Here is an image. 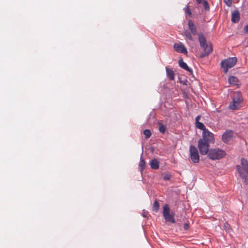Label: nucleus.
<instances>
[{
  "mask_svg": "<svg viewBox=\"0 0 248 248\" xmlns=\"http://www.w3.org/2000/svg\"><path fill=\"white\" fill-rule=\"evenodd\" d=\"M187 82V80L186 79L181 81V83H183L184 85H186Z\"/></svg>",
  "mask_w": 248,
  "mask_h": 248,
  "instance_id": "nucleus-34",
  "label": "nucleus"
},
{
  "mask_svg": "<svg viewBox=\"0 0 248 248\" xmlns=\"http://www.w3.org/2000/svg\"><path fill=\"white\" fill-rule=\"evenodd\" d=\"M244 32L245 33H248V24L245 27Z\"/></svg>",
  "mask_w": 248,
  "mask_h": 248,
  "instance_id": "nucleus-31",
  "label": "nucleus"
},
{
  "mask_svg": "<svg viewBox=\"0 0 248 248\" xmlns=\"http://www.w3.org/2000/svg\"><path fill=\"white\" fill-rule=\"evenodd\" d=\"M200 140L208 142L209 143H214L215 142V139L214 137V134L210 132L208 129L205 131H202V138Z\"/></svg>",
  "mask_w": 248,
  "mask_h": 248,
  "instance_id": "nucleus-9",
  "label": "nucleus"
},
{
  "mask_svg": "<svg viewBox=\"0 0 248 248\" xmlns=\"http://www.w3.org/2000/svg\"><path fill=\"white\" fill-rule=\"evenodd\" d=\"M159 206L158 202L155 200L153 203V211L156 213L158 211Z\"/></svg>",
  "mask_w": 248,
  "mask_h": 248,
  "instance_id": "nucleus-19",
  "label": "nucleus"
},
{
  "mask_svg": "<svg viewBox=\"0 0 248 248\" xmlns=\"http://www.w3.org/2000/svg\"><path fill=\"white\" fill-rule=\"evenodd\" d=\"M210 143L203 141L202 140H198V147L201 155H205L209 153Z\"/></svg>",
  "mask_w": 248,
  "mask_h": 248,
  "instance_id": "nucleus-8",
  "label": "nucleus"
},
{
  "mask_svg": "<svg viewBox=\"0 0 248 248\" xmlns=\"http://www.w3.org/2000/svg\"><path fill=\"white\" fill-rule=\"evenodd\" d=\"M166 70L167 77L171 80L174 79V73L172 69H170L168 67H166Z\"/></svg>",
  "mask_w": 248,
  "mask_h": 248,
  "instance_id": "nucleus-13",
  "label": "nucleus"
},
{
  "mask_svg": "<svg viewBox=\"0 0 248 248\" xmlns=\"http://www.w3.org/2000/svg\"><path fill=\"white\" fill-rule=\"evenodd\" d=\"M224 228L226 232H229L230 230V225L227 222H226L224 224Z\"/></svg>",
  "mask_w": 248,
  "mask_h": 248,
  "instance_id": "nucleus-26",
  "label": "nucleus"
},
{
  "mask_svg": "<svg viewBox=\"0 0 248 248\" xmlns=\"http://www.w3.org/2000/svg\"><path fill=\"white\" fill-rule=\"evenodd\" d=\"M196 2L198 4H200L202 3V0H196Z\"/></svg>",
  "mask_w": 248,
  "mask_h": 248,
  "instance_id": "nucleus-35",
  "label": "nucleus"
},
{
  "mask_svg": "<svg viewBox=\"0 0 248 248\" xmlns=\"http://www.w3.org/2000/svg\"><path fill=\"white\" fill-rule=\"evenodd\" d=\"M145 166V162L143 159H141V158L140 163H139V167H140L141 170H142L143 169H144Z\"/></svg>",
  "mask_w": 248,
  "mask_h": 248,
  "instance_id": "nucleus-22",
  "label": "nucleus"
},
{
  "mask_svg": "<svg viewBox=\"0 0 248 248\" xmlns=\"http://www.w3.org/2000/svg\"><path fill=\"white\" fill-rule=\"evenodd\" d=\"M224 2L228 6H230L232 4V0H224Z\"/></svg>",
  "mask_w": 248,
  "mask_h": 248,
  "instance_id": "nucleus-27",
  "label": "nucleus"
},
{
  "mask_svg": "<svg viewBox=\"0 0 248 248\" xmlns=\"http://www.w3.org/2000/svg\"><path fill=\"white\" fill-rule=\"evenodd\" d=\"M170 209L168 204H165L163 206V216H166L167 214H170Z\"/></svg>",
  "mask_w": 248,
  "mask_h": 248,
  "instance_id": "nucleus-18",
  "label": "nucleus"
},
{
  "mask_svg": "<svg viewBox=\"0 0 248 248\" xmlns=\"http://www.w3.org/2000/svg\"><path fill=\"white\" fill-rule=\"evenodd\" d=\"M231 16H239V12L237 10H235L232 13Z\"/></svg>",
  "mask_w": 248,
  "mask_h": 248,
  "instance_id": "nucleus-29",
  "label": "nucleus"
},
{
  "mask_svg": "<svg viewBox=\"0 0 248 248\" xmlns=\"http://www.w3.org/2000/svg\"><path fill=\"white\" fill-rule=\"evenodd\" d=\"M187 26L189 31L185 30L184 31V34L185 36V40L188 43V40L193 41V36H195L197 34V30L196 25L192 20H188Z\"/></svg>",
  "mask_w": 248,
  "mask_h": 248,
  "instance_id": "nucleus-2",
  "label": "nucleus"
},
{
  "mask_svg": "<svg viewBox=\"0 0 248 248\" xmlns=\"http://www.w3.org/2000/svg\"><path fill=\"white\" fill-rule=\"evenodd\" d=\"M200 118H201V116L200 115L197 116L195 118L196 123L199 122Z\"/></svg>",
  "mask_w": 248,
  "mask_h": 248,
  "instance_id": "nucleus-32",
  "label": "nucleus"
},
{
  "mask_svg": "<svg viewBox=\"0 0 248 248\" xmlns=\"http://www.w3.org/2000/svg\"><path fill=\"white\" fill-rule=\"evenodd\" d=\"M237 62L236 57H230L225 59L221 62V67L223 69L224 73H227L229 68L233 67Z\"/></svg>",
  "mask_w": 248,
  "mask_h": 248,
  "instance_id": "nucleus-4",
  "label": "nucleus"
},
{
  "mask_svg": "<svg viewBox=\"0 0 248 248\" xmlns=\"http://www.w3.org/2000/svg\"><path fill=\"white\" fill-rule=\"evenodd\" d=\"M242 167L240 165L236 166V169L239 173L240 176L243 178L245 179L246 175L244 171L248 174V161L245 158H242L241 160Z\"/></svg>",
  "mask_w": 248,
  "mask_h": 248,
  "instance_id": "nucleus-6",
  "label": "nucleus"
},
{
  "mask_svg": "<svg viewBox=\"0 0 248 248\" xmlns=\"http://www.w3.org/2000/svg\"><path fill=\"white\" fill-rule=\"evenodd\" d=\"M199 41L203 51L201 53V57L203 58L209 55L213 50L212 46L210 43H207L204 35L202 33L198 34Z\"/></svg>",
  "mask_w": 248,
  "mask_h": 248,
  "instance_id": "nucleus-1",
  "label": "nucleus"
},
{
  "mask_svg": "<svg viewBox=\"0 0 248 248\" xmlns=\"http://www.w3.org/2000/svg\"><path fill=\"white\" fill-rule=\"evenodd\" d=\"M158 125H159L158 130H159V132L163 134L164 133L166 130V128L165 126L161 123H159Z\"/></svg>",
  "mask_w": 248,
  "mask_h": 248,
  "instance_id": "nucleus-20",
  "label": "nucleus"
},
{
  "mask_svg": "<svg viewBox=\"0 0 248 248\" xmlns=\"http://www.w3.org/2000/svg\"><path fill=\"white\" fill-rule=\"evenodd\" d=\"M178 63L179 66L181 68L186 70V71L189 72L190 73H192V70L191 68H189L187 64L183 61L182 58H180L179 60Z\"/></svg>",
  "mask_w": 248,
  "mask_h": 248,
  "instance_id": "nucleus-12",
  "label": "nucleus"
},
{
  "mask_svg": "<svg viewBox=\"0 0 248 248\" xmlns=\"http://www.w3.org/2000/svg\"><path fill=\"white\" fill-rule=\"evenodd\" d=\"M143 134L145 135V139L149 138L151 135V131L149 129H145L143 131Z\"/></svg>",
  "mask_w": 248,
  "mask_h": 248,
  "instance_id": "nucleus-21",
  "label": "nucleus"
},
{
  "mask_svg": "<svg viewBox=\"0 0 248 248\" xmlns=\"http://www.w3.org/2000/svg\"><path fill=\"white\" fill-rule=\"evenodd\" d=\"M240 16H232V21L233 23H238L240 20Z\"/></svg>",
  "mask_w": 248,
  "mask_h": 248,
  "instance_id": "nucleus-25",
  "label": "nucleus"
},
{
  "mask_svg": "<svg viewBox=\"0 0 248 248\" xmlns=\"http://www.w3.org/2000/svg\"><path fill=\"white\" fill-rule=\"evenodd\" d=\"M142 215L144 217H147L148 216V212L147 211H145V210H143L142 211Z\"/></svg>",
  "mask_w": 248,
  "mask_h": 248,
  "instance_id": "nucleus-28",
  "label": "nucleus"
},
{
  "mask_svg": "<svg viewBox=\"0 0 248 248\" xmlns=\"http://www.w3.org/2000/svg\"><path fill=\"white\" fill-rule=\"evenodd\" d=\"M190 158L194 163H197L200 161V155L198 151L194 145H190L189 147Z\"/></svg>",
  "mask_w": 248,
  "mask_h": 248,
  "instance_id": "nucleus-7",
  "label": "nucleus"
},
{
  "mask_svg": "<svg viewBox=\"0 0 248 248\" xmlns=\"http://www.w3.org/2000/svg\"><path fill=\"white\" fill-rule=\"evenodd\" d=\"M150 165L152 169L156 170L159 168V162L155 158H154L150 161Z\"/></svg>",
  "mask_w": 248,
  "mask_h": 248,
  "instance_id": "nucleus-14",
  "label": "nucleus"
},
{
  "mask_svg": "<svg viewBox=\"0 0 248 248\" xmlns=\"http://www.w3.org/2000/svg\"><path fill=\"white\" fill-rule=\"evenodd\" d=\"M233 136V131L232 130H226L222 135V141L227 143L232 139Z\"/></svg>",
  "mask_w": 248,
  "mask_h": 248,
  "instance_id": "nucleus-11",
  "label": "nucleus"
},
{
  "mask_svg": "<svg viewBox=\"0 0 248 248\" xmlns=\"http://www.w3.org/2000/svg\"><path fill=\"white\" fill-rule=\"evenodd\" d=\"M196 126L198 129L202 130V131H205V130H207V129L206 128L203 124L200 122L196 123Z\"/></svg>",
  "mask_w": 248,
  "mask_h": 248,
  "instance_id": "nucleus-17",
  "label": "nucleus"
},
{
  "mask_svg": "<svg viewBox=\"0 0 248 248\" xmlns=\"http://www.w3.org/2000/svg\"><path fill=\"white\" fill-rule=\"evenodd\" d=\"M203 5L206 11L209 10V5L208 2L206 0H204L203 1Z\"/></svg>",
  "mask_w": 248,
  "mask_h": 248,
  "instance_id": "nucleus-24",
  "label": "nucleus"
},
{
  "mask_svg": "<svg viewBox=\"0 0 248 248\" xmlns=\"http://www.w3.org/2000/svg\"><path fill=\"white\" fill-rule=\"evenodd\" d=\"M173 48L174 50L179 53H182L184 54L187 53V51L186 47L181 42L178 43H175L173 45Z\"/></svg>",
  "mask_w": 248,
  "mask_h": 248,
  "instance_id": "nucleus-10",
  "label": "nucleus"
},
{
  "mask_svg": "<svg viewBox=\"0 0 248 248\" xmlns=\"http://www.w3.org/2000/svg\"><path fill=\"white\" fill-rule=\"evenodd\" d=\"M184 9L185 10V11H186V13H188L189 15H191L190 10V9H189L188 7H186Z\"/></svg>",
  "mask_w": 248,
  "mask_h": 248,
  "instance_id": "nucleus-30",
  "label": "nucleus"
},
{
  "mask_svg": "<svg viewBox=\"0 0 248 248\" xmlns=\"http://www.w3.org/2000/svg\"><path fill=\"white\" fill-rule=\"evenodd\" d=\"M164 218L167 221L170 222L172 223H175V220L174 217V216L172 214H170V213L167 214L166 216H163Z\"/></svg>",
  "mask_w": 248,
  "mask_h": 248,
  "instance_id": "nucleus-15",
  "label": "nucleus"
},
{
  "mask_svg": "<svg viewBox=\"0 0 248 248\" xmlns=\"http://www.w3.org/2000/svg\"><path fill=\"white\" fill-rule=\"evenodd\" d=\"M171 175L169 173H164L163 174V178L164 180L168 181L170 180Z\"/></svg>",
  "mask_w": 248,
  "mask_h": 248,
  "instance_id": "nucleus-23",
  "label": "nucleus"
},
{
  "mask_svg": "<svg viewBox=\"0 0 248 248\" xmlns=\"http://www.w3.org/2000/svg\"><path fill=\"white\" fill-rule=\"evenodd\" d=\"M188 227H189V226H188V224H187V223L184 224V228L185 230H187L188 229Z\"/></svg>",
  "mask_w": 248,
  "mask_h": 248,
  "instance_id": "nucleus-33",
  "label": "nucleus"
},
{
  "mask_svg": "<svg viewBox=\"0 0 248 248\" xmlns=\"http://www.w3.org/2000/svg\"><path fill=\"white\" fill-rule=\"evenodd\" d=\"M225 155V152L219 149H211L208 153V157L213 160L220 159Z\"/></svg>",
  "mask_w": 248,
  "mask_h": 248,
  "instance_id": "nucleus-5",
  "label": "nucleus"
},
{
  "mask_svg": "<svg viewBox=\"0 0 248 248\" xmlns=\"http://www.w3.org/2000/svg\"><path fill=\"white\" fill-rule=\"evenodd\" d=\"M243 102V98L241 93L239 92H236L234 93V96L232 101L229 105V108L232 110H236L241 107V104Z\"/></svg>",
  "mask_w": 248,
  "mask_h": 248,
  "instance_id": "nucleus-3",
  "label": "nucleus"
},
{
  "mask_svg": "<svg viewBox=\"0 0 248 248\" xmlns=\"http://www.w3.org/2000/svg\"><path fill=\"white\" fill-rule=\"evenodd\" d=\"M228 81L231 84L236 85L238 79L234 76H231L228 78Z\"/></svg>",
  "mask_w": 248,
  "mask_h": 248,
  "instance_id": "nucleus-16",
  "label": "nucleus"
}]
</instances>
